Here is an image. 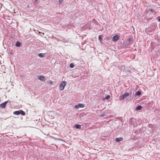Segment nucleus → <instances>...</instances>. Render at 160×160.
Listing matches in <instances>:
<instances>
[{"label":"nucleus","instance_id":"5","mask_svg":"<svg viewBox=\"0 0 160 160\" xmlns=\"http://www.w3.org/2000/svg\"><path fill=\"white\" fill-rule=\"evenodd\" d=\"M8 101H6L3 103H2L0 105V108H4L6 107V104L8 103Z\"/></svg>","mask_w":160,"mask_h":160},{"label":"nucleus","instance_id":"26","mask_svg":"<svg viewBox=\"0 0 160 160\" xmlns=\"http://www.w3.org/2000/svg\"><path fill=\"white\" fill-rule=\"evenodd\" d=\"M37 0H36L35 1V2H37Z\"/></svg>","mask_w":160,"mask_h":160},{"label":"nucleus","instance_id":"7","mask_svg":"<svg viewBox=\"0 0 160 160\" xmlns=\"http://www.w3.org/2000/svg\"><path fill=\"white\" fill-rule=\"evenodd\" d=\"M15 46L18 47H20L22 46V44L20 42L17 41L16 43Z\"/></svg>","mask_w":160,"mask_h":160},{"label":"nucleus","instance_id":"8","mask_svg":"<svg viewBox=\"0 0 160 160\" xmlns=\"http://www.w3.org/2000/svg\"><path fill=\"white\" fill-rule=\"evenodd\" d=\"M135 122V119L134 118H131L130 119V122L131 124H134V122Z\"/></svg>","mask_w":160,"mask_h":160},{"label":"nucleus","instance_id":"1","mask_svg":"<svg viewBox=\"0 0 160 160\" xmlns=\"http://www.w3.org/2000/svg\"><path fill=\"white\" fill-rule=\"evenodd\" d=\"M67 84V83L65 81H62L59 86L60 90V91L63 90Z\"/></svg>","mask_w":160,"mask_h":160},{"label":"nucleus","instance_id":"4","mask_svg":"<svg viewBox=\"0 0 160 160\" xmlns=\"http://www.w3.org/2000/svg\"><path fill=\"white\" fill-rule=\"evenodd\" d=\"M38 79L42 81H45L46 80V78L45 77L42 75H40L38 78Z\"/></svg>","mask_w":160,"mask_h":160},{"label":"nucleus","instance_id":"9","mask_svg":"<svg viewBox=\"0 0 160 160\" xmlns=\"http://www.w3.org/2000/svg\"><path fill=\"white\" fill-rule=\"evenodd\" d=\"M132 40L131 38H129L128 39V41L127 42V44H132Z\"/></svg>","mask_w":160,"mask_h":160},{"label":"nucleus","instance_id":"15","mask_svg":"<svg viewBox=\"0 0 160 160\" xmlns=\"http://www.w3.org/2000/svg\"><path fill=\"white\" fill-rule=\"evenodd\" d=\"M142 108V107L141 105L138 106L136 108V110H140Z\"/></svg>","mask_w":160,"mask_h":160},{"label":"nucleus","instance_id":"20","mask_svg":"<svg viewBox=\"0 0 160 160\" xmlns=\"http://www.w3.org/2000/svg\"><path fill=\"white\" fill-rule=\"evenodd\" d=\"M74 67V65H73V63H71L70 64V67L71 68H72Z\"/></svg>","mask_w":160,"mask_h":160},{"label":"nucleus","instance_id":"21","mask_svg":"<svg viewBox=\"0 0 160 160\" xmlns=\"http://www.w3.org/2000/svg\"><path fill=\"white\" fill-rule=\"evenodd\" d=\"M48 84H49L50 85H52L53 83V82L52 81H50L48 82Z\"/></svg>","mask_w":160,"mask_h":160},{"label":"nucleus","instance_id":"24","mask_svg":"<svg viewBox=\"0 0 160 160\" xmlns=\"http://www.w3.org/2000/svg\"><path fill=\"white\" fill-rule=\"evenodd\" d=\"M63 2V0H59V2L60 3H62Z\"/></svg>","mask_w":160,"mask_h":160},{"label":"nucleus","instance_id":"6","mask_svg":"<svg viewBox=\"0 0 160 160\" xmlns=\"http://www.w3.org/2000/svg\"><path fill=\"white\" fill-rule=\"evenodd\" d=\"M119 38V36L118 35H115L113 37L112 40L113 41L116 42L118 40Z\"/></svg>","mask_w":160,"mask_h":160},{"label":"nucleus","instance_id":"25","mask_svg":"<svg viewBox=\"0 0 160 160\" xmlns=\"http://www.w3.org/2000/svg\"><path fill=\"white\" fill-rule=\"evenodd\" d=\"M12 52H10V54H12Z\"/></svg>","mask_w":160,"mask_h":160},{"label":"nucleus","instance_id":"3","mask_svg":"<svg viewBox=\"0 0 160 160\" xmlns=\"http://www.w3.org/2000/svg\"><path fill=\"white\" fill-rule=\"evenodd\" d=\"M84 106L85 104H84L79 103L78 105H75L74 106V108L77 109L79 108H83L84 107Z\"/></svg>","mask_w":160,"mask_h":160},{"label":"nucleus","instance_id":"16","mask_svg":"<svg viewBox=\"0 0 160 160\" xmlns=\"http://www.w3.org/2000/svg\"><path fill=\"white\" fill-rule=\"evenodd\" d=\"M152 31H153L156 28V25L155 24L153 23L152 25Z\"/></svg>","mask_w":160,"mask_h":160},{"label":"nucleus","instance_id":"10","mask_svg":"<svg viewBox=\"0 0 160 160\" xmlns=\"http://www.w3.org/2000/svg\"><path fill=\"white\" fill-rule=\"evenodd\" d=\"M123 140V138L122 137H119V138H116V141L117 142H119Z\"/></svg>","mask_w":160,"mask_h":160},{"label":"nucleus","instance_id":"17","mask_svg":"<svg viewBox=\"0 0 160 160\" xmlns=\"http://www.w3.org/2000/svg\"><path fill=\"white\" fill-rule=\"evenodd\" d=\"M75 126L76 128L77 129H80L81 128V125L79 124H76Z\"/></svg>","mask_w":160,"mask_h":160},{"label":"nucleus","instance_id":"2","mask_svg":"<svg viewBox=\"0 0 160 160\" xmlns=\"http://www.w3.org/2000/svg\"><path fill=\"white\" fill-rule=\"evenodd\" d=\"M129 94L128 92H125L123 95L120 96L119 98V99L120 100H124L126 97L128 96Z\"/></svg>","mask_w":160,"mask_h":160},{"label":"nucleus","instance_id":"13","mask_svg":"<svg viewBox=\"0 0 160 160\" xmlns=\"http://www.w3.org/2000/svg\"><path fill=\"white\" fill-rule=\"evenodd\" d=\"M20 111V114H21V115H25V113L22 110H19Z\"/></svg>","mask_w":160,"mask_h":160},{"label":"nucleus","instance_id":"22","mask_svg":"<svg viewBox=\"0 0 160 160\" xmlns=\"http://www.w3.org/2000/svg\"><path fill=\"white\" fill-rule=\"evenodd\" d=\"M110 98V96L109 95H107L105 97V98L107 99H109Z\"/></svg>","mask_w":160,"mask_h":160},{"label":"nucleus","instance_id":"19","mask_svg":"<svg viewBox=\"0 0 160 160\" xmlns=\"http://www.w3.org/2000/svg\"><path fill=\"white\" fill-rule=\"evenodd\" d=\"M149 12H155L154 11V10L153 9H150V10H148L147 11V12L148 13H149ZM150 13H151V12H149Z\"/></svg>","mask_w":160,"mask_h":160},{"label":"nucleus","instance_id":"11","mask_svg":"<svg viewBox=\"0 0 160 160\" xmlns=\"http://www.w3.org/2000/svg\"><path fill=\"white\" fill-rule=\"evenodd\" d=\"M46 53H40L39 54L38 56L40 58H43L45 56Z\"/></svg>","mask_w":160,"mask_h":160},{"label":"nucleus","instance_id":"12","mask_svg":"<svg viewBox=\"0 0 160 160\" xmlns=\"http://www.w3.org/2000/svg\"><path fill=\"white\" fill-rule=\"evenodd\" d=\"M13 114L15 115H18L20 114V111H15L13 112Z\"/></svg>","mask_w":160,"mask_h":160},{"label":"nucleus","instance_id":"14","mask_svg":"<svg viewBox=\"0 0 160 160\" xmlns=\"http://www.w3.org/2000/svg\"><path fill=\"white\" fill-rule=\"evenodd\" d=\"M141 94V92L140 91H138L135 93V96H140Z\"/></svg>","mask_w":160,"mask_h":160},{"label":"nucleus","instance_id":"23","mask_svg":"<svg viewBox=\"0 0 160 160\" xmlns=\"http://www.w3.org/2000/svg\"><path fill=\"white\" fill-rule=\"evenodd\" d=\"M157 19L158 21H160V17H157Z\"/></svg>","mask_w":160,"mask_h":160},{"label":"nucleus","instance_id":"18","mask_svg":"<svg viewBox=\"0 0 160 160\" xmlns=\"http://www.w3.org/2000/svg\"><path fill=\"white\" fill-rule=\"evenodd\" d=\"M98 39L99 40L100 42H101L102 40V35H101L99 36Z\"/></svg>","mask_w":160,"mask_h":160}]
</instances>
